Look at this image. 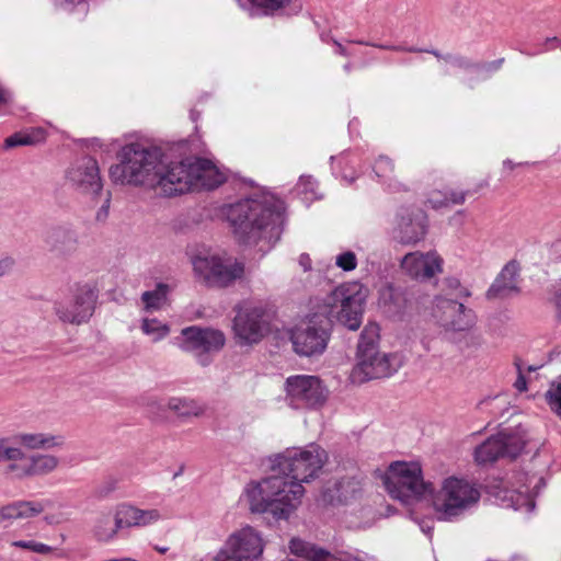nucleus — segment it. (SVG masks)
<instances>
[{
    "instance_id": "c756f323",
    "label": "nucleus",
    "mask_w": 561,
    "mask_h": 561,
    "mask_svg": "<svg viewBox=\"0 0 561 561\" xmlns=\"http://www.w3.org/2000/svg\"><path fill=\"white\" fill-rule=\"evenodd\" d=\"M168 408L180 417L199 416L204 413V409L192 399L171 398Z\"/></svg>"
},
{
    "instance_id": "680f3d73",
    "label": "nucleus",
    "mask_w": 561,
    "mask_h": 561,
    "mask_svg": "<svg viewBox=\"0 0 561 561\" xmlns=\"http://www.w3.org/2000/svg\"><path fill=\"white\" fill-rule=\"evenodd\" d=\"M289 561H294V560H289Z\"/></svg>"
},
{
    "instance_id": "473e14b6",
    "label": "nucleus",
    "mask_w": 561,
    "mask_h": 561,
    "mask_svg": "<svg viewBox=\"0 0 561 561\" xmlns=\"http://www.w3.org/2000/svg\"><path fill=\"white\" fill-rule=\"evenodd\" d=\"M141 330L145 334L152 335L154 342L162 340L170 332V328L157 319H145L141 324Z\"/></svg>"
},
{
    "instance_id": "79ce46f5",
    "label": "nucleus",
    "mask_w": 561,
    "mask_h": 561,
    "mask_svg": "<svg viewBox=\"0 0 561 561\" xmlns=\"http://www.w3.org/2000/svg\"><path fill=\"white\" fill-rule=\"evenodd\" d=\"M45 138V131L41 128L31 134L21 133L22 146L35 145Z\"/></svg>"
},
{
    "instance_id": "f03ea898",
    "label": "nucleus",
    "mask_w": 561,
    "mask_h": 561,
    "mask_svg": "<svg viewBox=\"0 0 561 561\" xmlns=\"http://www.w3.org/2000/svg\"><path fill=\"white\" fill-rule=\"evenodd\" d=\"M227 218L239 242L275 243L283 231V203L270 194L248 197L230 205Z\"/></svg>"
},
{
    "instance_id": "37998d69",
    "label": "nucleus",
    "mask_w": 561,
    "mask_h": 561,
    "mask_svg": "<svg viewBox=\"0 0 561 561\" xmlns=\"http://www.w3.org/2000/svg\"><path fill=\"white\" fill-rule=\"evenodd\" d=\"M15 266V260L12 256H3L0 260V277L8 275Z\"/></svg>"
},
{
    "instance_id": "4468645a",
    "label": "nucleus",
    "mask_w": 561,
    "mask_h": 561,
    "mask_svg": "<svg viewBox=\"0 0 561 561\" xmlns=\"http://www.w3.org/2000/svg\"><path fill=\"white\" fill-rule=\"evenodd\" d=\"M525 439L516 431H501L474 449L478 463H488L499 458L515 459L524 449Z\"/></svg>"
},
{
    "instance_id": "3c124183",
    "label": "nucleus",
    "mask_w": 561,
    "mask_h": 561,
    "mask_svg": "<svg viewBox=\"0 0 561 561\" xmlns=\"http://www.w3.org/2000/svg\"><path fill=\"white\" fill-rule=\"evenodd\" d=\"M197 353V360L202 366H207L211 362L209 353H204V351H195Z\"/></svg>"
},
{
    "instance_id": "7ed1b4c3",
    "label": "nucleus",
    "mask_w": 561,
    "mask_h": 561,
    "mask_svg": "<svg viewBox=\"0 0 561 561\" xmlns=\"http://www.w3.org/2000/svg\"><path fill=\"white\" fill-rule=\"evenodd\" d=\"M162 156L160 148L128 144L118 152L119 163L110 168V178L116 184L159 187L164 195L169 165L162 164Z\"/></svg>"
},
{
    "instance_id": "39448f33",
    "label": "nucleus",
    "mask_w": 561,
    "mask_h": 561,
    "mask_svg": "<svg viewBox=\"0 0 561 561\" xmlns=\"http://www.w3.org/2000/svg\"><path fill=\"white\" fill-rule=\"evenodd\" d=\"M164 196L172 197L190 191L214 190L225 181L222 173L207 159H185L169 165Z\"/></svg>"
},
{
    "instance_id": "8fccbe9b",
    "label": "nucleus",
    "mask_w": 561,
    "mask_h": 561,
    "mask_svg": "<svg viewBox=\"0 0 561 561\" xmlns=\"http://www.w3.org/2000/svg\"><path fill=\"white\" fill-rule=\"evenodd\" d=\"M299 265L302 267L304 272H308L311 270V259L307 253H302L299 256Z\"/></svg>"
},
{
    "instance_id": "1a4fd4ad",
    "label": "nucleus",
    "mask_w": 561,
    "mask_h": 561,
    "mask_svg": "<svg viewBox=\"0 0 561 561\" xmlns=\"http://www.w3.org/2000/svg\"><path fill=\"white\" fill-rule=\"evenodd\" d=\"M331 325L325 318L317 314L306 323L296 327L290 332L294 351L306 357H317L324 353L330 335Z\"/></svg>"
},
{
    "instance_id": "c03bdc74",
    "label": "nucleus",
    "mask_w": 561,
    "mask_h": 561,
    "mask_svg": "<svg viewBox=\"0 0 561 561\" xmlns=\"http://www.w3.org/2000/svg\"><path fill=\"white\" fill-rule=\"evenodd\" d=\"M504 62V58H500L490 62H484L482 65H478L477 69H482L486 72L499 70Z\"/></svg>"
},
{
    "instance_id": "864d4df0",
    "label": "nucleus",
    "mask_w": 561,
    "mask_h": 561,
    "mask_svg": "<svg viewBox=\"0 0 561 561\" xmlns=\"http://www.w3.org/2000/svg\"><path fill=\"white\" fill-rule=\"evenodd\" d=\"M333 44L336 46V53L342 56H348L347 49L336 39H333Z\"/></svg>"
},
{
    "instance_id": "bb28decb",
    "label": "nucleus",
    "mask_w": 561,
    "mask_h": 561,
    "mask_svg": "<svg viewBox=\"0 0 561 561\" xmlns=\"http://www.w3.org/2000/svg\"><path fill=\"white\" fill-rule=\"evenodd\" d=\"M28 456L18 446L10 445V438L0 435V462H7L5 472L20 479V471L11 467L25 468Z\"/></svg>"
},
{
    "instance_id": "cd10ccee",
    "label": "nucleus",
    "mask_w": 561,
    "mask_h": 561,
    "mask_svg": "<svg viewBox=\"0 0 561 561\" xmlns=\"http://www.w3.org/2000/svg\"><path fill=\"white\" fill-rule=\"evenodd\" d=\"M13 439L27 449H51L65 444V437L62 435L48 433H19Z\"/></svg>"
},
{
    "instance_id": "a878e982",
    "label": "nucleus",
    "mask_w": 561,
    "mask_h": 561,
    "mask_svg": "<svg viewBox=\"0 0 561 561\" xmlns=\"http://www.w3.org/2000/svg\"><path fill=\"white\" fill-rule=\"evenodd\" d=\"M45 506L37 501H14L0 507V524L7 520L26 519L43 513Z\"/></svg>"
},
{
    "instance_id": "052dcab7",
    "label": "nucleus",
    "mask_w": 561,
    "mask_h": 561,
    "mask_svg": "<svg viewBox=\"0 0 561 561\" xmlns=\"http://www.w3.org/2000/svg\"><path fill=\"white\" fill-rule=\"evenodd\" d=\"M5 101L2 91H0V105Z\"/></svg>"
},
{
    "instance_id": "13d9d810",
    "label": "nucleus",
    "mask_w": 561,
    "mask_h": 561,
    "mask_svg": "<svg viewBox=\"0 0 561 561\" xmlns=\"http://www.w3.org/2000/svg\"><path fill=\"white\" fill-rule=\"evenodd\" d=\"M154 549H156L159 553H161V554L167 553V551L169 550V548H168V547H159V546H156V547H154Z\"/></svg>"
},
{
    "instance_id": "c9c22d12",
    "label": "nucleus",
    "mask_w": 561,
    "mask_h": 561,
    "mask_svg": "<svg viewBox=\"0 0 561 561\" xmlns=\"http://www.w3.org/2000/svg\"><path fill=\"white\" fill-rule=\"evenodd\" d=\"M253 7L262 10L263 14H274L279 9L286 7L290 0H249Z\"/></svg>"
},
{
    "instance_id": "f3484780",
    "label": "nucleus",
    "mask_w": 561,
    "mask_h": 561,
    "mask_svg": "<svg viewBox=\"0 0 561 561\" xmlns=\"http://www.w3.org/2000/svg\"><path fill=\"white\" fill-rule=\"evenodd\" d=\"M434 317L447 330L460 332L474 324V313L462 302L453 298L437 296L435 298Z\"/></svg>"
},
{
    "instance_id": "dca6fc26",
    "label": "nucleus",
    "mask_w": 561,
    "mask_h": 561,
    "mask_svg": "<svg viewBox=\"0 0 561 561\" xmlns=\"http://www.w3.org/2000/svg\"><path fill=\"white\" fill-rule=\"evenodd\" d=\"M66 179L76 191L87 195H99L103 187L99 163L90 156L72 163L67 170Z\"/></svg>"
},
{
    "instance_id": "09e8293b",
    "label": "nucleus",
    "mask_w": 561,
    "mask_h": 561,
    "mask_svg": "<svg viewBox=\"0 0 561 561\" xmlns=\"http://www.w3.org/2000/svg\"><path fill=\"white\" fill-rule=\"evenodd\" d=\"M518 377L514 383L515 388L518 390V391H525L527 389V382H526V378L525 376L523 375L522 373V369L520 367L518 366Z\"/></svg>"
},
{
    "instance_id": "49530a36",
    "label": "nucleus",
    "mask_w": 561,
    "mask_h": 561,
    "mask_svg": "<svg viewBox=\"0 0 561 561\" xmlns=\"http://www.w3.org/2000/svg\"><path fill=\"white\" fill-rule=\"evenodd\" d=\"M18 146H22L21 133H15L4 140V147L8 149Z\"/></svg>"
},
{
    "instance_id": "2f4dec72",
    "label": "nucleus",
    "mask_w": 561,
    "mask_h": 561,
    "mask_svg": "<svg viewBox=\"0 0 561 561\" xmlns=\"http://www.w3.org/2000/svg\"><path fill=\"white\" fill-rule=\"evenodd\" d=\"M135 506L130 504H119L117 505L114 514V519L116 522V528H130L135 527Z\"/></svg>"
},
{
    "instance_id": "393cba45",
    "label": "nucleus",
    "mask_w": 561,
    "mask_h": 561,
    "mask_svg": "<svg viewBox=\"0 0 561 561\" xmlns=\"http://www.w3.org/2000/svg\"><path fill=\"white\" fill-rule=\"evenodd\" d=\"M289 550L296 557L305 558L308 561H362L358 558L345 556L344 558H336L330 552L317 548L301 539L293 538L289 542Z\"/></svg>"
},
{
    "instance_id": "9b49d317",
    "label": "nucleus",
    "mask_w": 561,
    "mask_h": 561,
    "mask_svg": "<svg viewBox=\"0 0 561 561\" xmlns=\"http://www.w3.org/2000/svg\"><path fill=\"white\" fill-rule=\"evenodd\" d=\"M285 390L289 404L296 409H314L328 399V389L317 376L296 375L285 381Z\"/></svg>"
},
{
    "instance_id": "a18cd8bd",
    "label": "nucleus",
    "mask_w": 561,
    "mask_h": 561,
    "mask_svg": "<svg viewBox=\"0 0 561 561\" xmlns=\"http://www.w3.org/2000/svg\"><path fill=\"white\" fill-rule=\"evenodd\" d=\"M110 202H111V194L108 193L106 199L104 201V204L96 213L95 219L98 221H104L107 218Z\"/></svg>"
},
{
    "instance_id": "4be33fe9",
    "label": "nucleus",
    "mask_w": 561,
    "mask_h": 561,
    "mask_svg": "<svg viewBox=\"0 0 561 561\" xmlns=\"http://www.w3.org/2000/svg\"><path fill=\"white\" fill-rule=\"evenodd\" d=\"M519 274L518 263L515 261L508 262L496 276L492 285L486 291L488 299H504L512 294H518L519 287L517 279Z\"/></svg>"
},
{
    "instance_id": "ddd939ff",
    "label": "nucleus",
    "mask_w": 561,
    "mask_h": 561,
    "mask_svg": "<svg viewBox=\"0 0 561 561\" xmlns=\"http://www.w3.org/2000/svg\"><path fill=\"white\" fill-rule=\"evenodd\" d=\"M271 320V311L263 306L238 308L233 319V331L243 343H257L270 332Z\"/></svg>"
},
{
    "instance_id": "aec40b11",
    "label": "nucleus",
    "mask_w": 561,
    "mask_h": 561,
    "mask_svg": "<svg viewBox=\"0 0 561 561\" xmlns=\"http://www.w3.org/2000/svg\"><path fill=\"white\" fill-rule=\"evenodd\" d=\"M185 339V350L218 352L225 345V334L211 328L188 327L182 330Z\"/></svg>"
},
{
    "instance_id": "b1692460",
    "label": "nucleus",
    "mask_w": 561,
    "mask_h": 561,
    "mask_svg": "<svg viewBox=\"0 0 561 561\" xmlns=\"http://www.w3.org/2000/svg\"><path fill=\"white\" fill-rule=\"evenodd\" d=\"M58 465L59 459L54 455L35 454L28 456L25 468L11 467V469L20 471V479H24L49 474Z\"/></svg>"
},
{
    "instance_id": "6ab92c4d",
    "label": "nucleus",
    "mask_w": 561,
    "mask_h": 561,
    "mask_svg": "<svg viewBox=\"0 0 561 561\" xmlns=\"http://www.w3.org/2000/svg\"><path fill=\"white\" fill-rule=\"evenodd\" d=\"M363 479L358 476H346L329 483L322 491V500L327 504H350L363 494Z\"/></svg>"
},
{
    "instance_id": "5fc2aeb1",
    "label": "nucleus",
    "mask_w": 561,
    "mask_h": 561,
    "mask_svg": "<svg viewBox=\"0 0 561 561\" xmlns=\"http://www.w3.org/2000/svg\"><path fill=\"white\" fill-rule=\"evenodd\" d=\"M424 53H428V54H432L434 55L437 59H443L444 60V57L445 55L440 54L437 49H425Z\"/></svg>"
},
{
    "instance_id": "9d476101",
    "label": "nucleus",
    "mask_w": 561,
    "mask_h": 561,
    "mask_svg": "<svg viewBox=\"0 0 561 561\" xmlns=\"http://www.w3.org/2000/svg\"><path fill=\"white\" fill-rule=\"evenodd\" d=\"M263 540L251 526L231 534L213 561H261Z\"/></svg>"
},
{
    "instance_id": "5701e85b",
    "label": "nucleus",
    "mask_w": 561,
    "mask_h": 561,
    "mask_svg": "<svg viewBox=\"0 0 561 561\" xmlns=\"http://www.w3.org/2000/svg\"><path fill=\"white\" fill-rule=\"evenodd\" d=\"M45 243L50 251L59 255H69L78 248V234L69 227H53L46 233Z\"/></svg>"
},
{
    "instance_id": "20e7f679",
    "label": "nucleus",
    "mask_w": 561,
    "mask_h": 561,
    "mask_svg": "<svg viewBox=\"0 0 561 561\" xmlns=\"http://www.w3.org/2000/svg\"><path fill=\"white\" fill-rule=\"evenodd\" d=\"M379 327L368 323L363 329L357 345V364L352 371V378L357 382L389 377L401 366L397 354H386L378 351Z\"/></svg>"
},
{
    "instance_id": "7c9ffc66",
    "label": "nucleus",
    "mask_w": 561,
    "mask_h": 561,
    "mask_svg": "<svg viewBox=\"0 0 561 561\" xmlns=\"http://www.w3.org/2000/svg\"><path fill=\"white\" fill-rule=\"evenodd\" d=\"M118 530L115 520L112 523L108 515H102L94 525L93 534L98 541L107 542L116 537Z\"/></svg>"
},
{
    "instance_id": "2eb2a0df",
    "label": "nucleus",
    "mask_w": 561,
    "mask_h": 561,
    "mask_svg": "<svg viewBox=\"0 0 561 561\" xmlns=\"http://www.w3.org/2000/svg\"><path fill=\"white\" fill-rule=\"evenodd\" d=\"M96 299L98 294L92 288L82 286L68 302H55L54 310L60 321L79 325L92 317Z\"/></svg>"
},
{
    "instance_id": "58836bf2",
    "label": "nucleus",
    "mask_w": 561,
    "mask_h": 561,
    "mask_svg": "<svg viewBox=\"0 0 561 561\" xmlns=\"http://www.w3.org/2000/svg\"><path fill=\"white\" fill-rule=\"evenodd\" d=\"M335 264L343 271L350 272L356 268L357 259L354 252L346 251L336 256Z\"/></svg>"
},
{
    "instance_id": "ea45409f",
    "label": "nucleus",
    "mask_w": 561,
    "mask_h": 561,
    "mask_svg": "<svg viewBox=\"0 0 561 561\" xmlns=\"http://www.w3.org/2000/svg\"><path fill=\"white\" fill-rule=\"evenodd\" d=\"M394 170V165L388 157L380 156L374 165V172L378 178H386Z\"/></svg>"
},
{
    "instance_id": "bf43d9fd",
    "label": "nucleus",
    "mask_w": 561,
    "mask_h": 561,
    "mask_svg": "<svg viewBox=\"0 0 561 561\" xmlns=\"http://www.w3.org/2000/svg\"><path fill=\"white\" fill-rule=\"evenodd\" d=\"M351 69H352V66H351V64H350V62H348V64H346V65H344V70H345V72H350V71H351Z\"/></svg>"
},
{
    "instance_id": "412c9836",
    "label": "nucleus",
    "mask_w": 561,
    "mask_h": 561,
    "mask_svg": "<svg viewBox=\"0 0 561 561\" xmlns=\"http://www.w3.org/2000/svg\"><path fill=\"white\" fill-rule=\"evenodd\" d=\"M443 260L436 254L428 252L408 253L401 261V267L412 278L426 280L442 272Z\"/></svg>"
},
{
    "instance_id": "f257e3e1",
    "label": "nucleus",
    "mask_w": 561,
    "mask_h": 561,
    "mask_svg": "<svg viewBox=\"0 0 561 561\" xmlns=\"http://www.w3.org/2000/svg\"><path fill=\"white\" fill-rule=\"evenodd\" d=\"M325 460L327 453L316 444L277 455L272 468L275 473L248 490L251 511L288 519L301 502L302 483L313 479Z\"/></svg>"
},
{
    "instance_id": "4d7b16f0",
    "label": "nucleus",
    "mask_w": 561,
    "mask_h": 561,
    "mask_svg": "<svg viewBox=\"0 0 561 561\" xmlns=\"http://www.w3.org/2000/svg\"><path fill=\"white\" fill-rule=\"evenodd\" d=\"M515 165H516V164H515L512 160H510V159H507V160H505V161H504V167H507V168H510L511 170H512V169H514V168H515Z\"/></svg>"
},
{
    "instance_id": "de8ad7c7",
    "label": "nucleus",
    "mask_w": 561,
    "mask_h": 561,
    "mask_svg": "<svg viewBox=\"0 0 561 561\" xmlns=\"http://www.w3.org/2000/svg\"><path fill=\"white\" fill-rule=\"evenodd\" d=\"M446 199L453 204H462L466 199V192H450Z\"/></svg>"
},
{
    "instance_id": "423d86ee",
    "label": "nucleus",
    "mask_w": 561,
    "mask_h": 561,
    "mask_svg": "<svg viewBox=\"0 0 561 561\" xmlns=\"http://www.w3.org/2000/svg\"><path fill=\"white\" fill-rule=\"evenodd\" d=\"M366 297L359 283L342 284L324 298V318L330 324L336 322L350 331H357L363 323Z\"/></svg>"
},
{
    "instance_id": "603ef678",
    "label": "nucleus",
    "mask_w": 561,
    "mask_h": 561,
    "mask_svg": "<svg viewBox=\"0 0 561 561\" xmlns=\"http://www.w3.org/2000/svg\"><path fill=\"white\" fill-rule=\"evenodd\" d=\"M376 47L392 51H402L403 49H405V46L401 45H376Z\"/></svg>"
},
{
    "instance_id": "a19ab883",
    "label": "nucleus",
    "mask_w": 561,
    "mask_h": 561,
    "mask_svg": "<svg viewBox=\"0 0 561 561\" xmlns=\"http://www.w3.org/2000/svg\"><path fill=\"white\" fill-rule=\"evenodd\" d=\"M444 60L447 62H451L453 65H455L456 67L461 68V69H471V68L478 67L477 64H473L471 60H469L468 58L460 56V55L454 56V55L447 54V55H445Z\"/></svg>"
},
{
    "instance_id": "0eeeda50",
    "label": "nucleus",
    "mask_w": 561,
    "mask_h": 561,
    "mask_svg": "<svg viewBox=\"0 0 561 561\" xmlns=\"http://www.w3.org/2000/svg\"><path fill=\"white\" fill-rule=\"evenodd\" d=\"M480 496V491L469 481L449 477L434 499V508L439 520L451 522L477 504Z\"/></svg>"
},
{
    "instance_id": "72a5a7b5",
    "label": "nucleus",
    "mask_w": 561,
    "mask_h": 561,
    "mask_svg": "<svg viewBox=\"0 0 561 561\" xmlns=\"http://www.w3.org/2000/svg\"><path fill=\"white\" fill-rule=\"evenodd\" d=\"M135 527H146L157 523L161 518L158 510H140L135 506Z\"/></svg>"
},
{
    "instance_id": "e433bc0d",
    "label": "nucleus",
    "mask_w": 561,
    "mask_h": 561,
    "mask_svg": "<svg viewBox=\"0 0 561 561\" xmlns=\"http://www.w3.org/2000/svg\"><path fill=\"white\" fill-rule=\"evenodd\" d=\"M12 547L27 549L39 554H47L53 551L50 546L34 540H16L11 543Z\"/></svg>"
},
{
    "instance_id": "f8f14e48",
    "label": "nucleus",
    "mask_w": 561,
    "mask_h": 561,
    "mask_svg": "<svg viewBox=\"0 0 561 561\" xmlns=\"http://www.w3.org/2000/svg\"><path fill=\"white\" fill-rule=\"evenodd\" d=\"M194 271L203 277L204 282L210 287H227L237 279L243 277L244 264L234 261L225 263L216 255H197L192 261Z\"/></svg>"
},
{
    "instance_id": "6e6d98bb",
    "label": "nucleus",
    "mask_w": 561,
    "mask_h": 561,
    "mask_svg": "<svg viewBox=\"0 0 561 561\" xmlns=\"http://www.w3.org/2000/svg\"><path fill=\"white\" fill-rule=\"evenodd\" d=\"M425 49L423 48H417V47H414V46H410V47H407L405 46V49H403L402 51H408V53H424Z\"/></svg>"
},
{
    "instance_id": "a211bd4d",
    "label": "nucleus",
    "mask_w": 561,
    "mask_h": 561,
    "mask_svg": "<svg viewBox=\"0 0 561 561\" xmlns=\"http://www.w3.org/2000/svg\"><path fill=\"white\" fill-rule=\"evenodd\" d=\"M394 238L402 244H412L422 240L427 231V216L419 207H403L398 213Z\"/></svg>"
},
{
    "instance_id": "c85d7f7f",
    "label": "nucleus",
    "mask_w": 561,
    "mask_h": 561,
    "mask_svg": "<svg viewBox=\"0 0 561 561\" xmlns=\"http://www.w3.org/2000/svg\"><path fill=\"white\" fill-rule=\"evenodd\" d=\"M171 287L164 283H158L153 290H147L141 295V301L147 311L159 310L168 302V295Z\"/></svg>"
},
{
    "instance_id": "6e6552de",
    "label": "nucleus",
    "mask_w": 561,
    "mask_h": 561,
    "mask_svg": "<svg viewBox=\"0 0 561 561\" xmlns=\"http://www.w3.org/2000/svg\"><path fill=\"white\" fill-rule=\"evenodd\" d=\"M383 484L393 499L404 503L432 491V484L423 480L422 469L416 462H392L383 478Z\"/></svg>"
},
{
    "instance_id": "4c0bfd02",
    "label": "nucleus",
    "mask_w": 561,
    "mask_h": 561,
    "mask_svg": "<svg viewBox=\"0 0 561 561\" xmlns=\"http://www.w3.org/2000/svg\"><path fill=\"white\" fill-rule=\"evenodd\" d=\"M445 286L450 291L449 294L453 295L455 298H468L470 297L471 293L461 286L460 282L456 277H448L445 279Z\"/></svg>"
},
{
    "instance_id": "f704fd0d",
    "label": "nucleus",
    "mask_w": 561,
    "mask_h": 561,
    "mask_svg": "<svg viewBox=\"0 0 561 561\" xmlns=\"http://www.w3.org/2000/svg\"><path fill=\"white\" fill-rule=\"evenodd\" d=\"M545 397L551 411L561 417V380L552 382Z\"/></svg>"
}]
</instances>
